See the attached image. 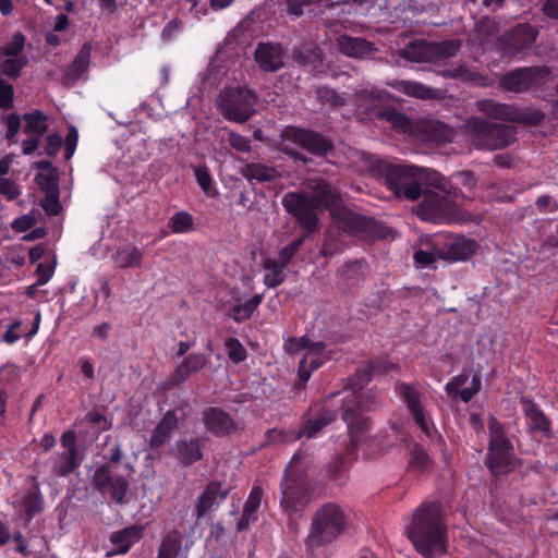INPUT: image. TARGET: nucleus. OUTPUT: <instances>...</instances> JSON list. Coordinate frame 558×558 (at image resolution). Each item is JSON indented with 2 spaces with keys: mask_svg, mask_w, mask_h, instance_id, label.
I'll return each instance as SVG.
<instances>
[{
  "mask_svg": "<svg viewBox=\"0 0 558 558\" xmlns=\"http://www.w3.org/2000/svg\"><path fill=\"white\" fill-rule=\"evenodd\" d=\"M54 272V266L38 264L36 274H37V284L44 286L46 284L52 277Z\"/></svg>",
  "mask_w": 558,
  "mask_h": 558,
  "instance_id": "nucleus-63",
  "label": "nucleus"
},
{
  "mask_svg": "<svg viewBox=\"0 0 558 558\" xmlns=\"http://www.w3.org/2000/svg\"><path fill=\"white\" fill-rule=\"evenodd\" d=\"M257 96L246 87L223 89L218 98V107L222 116L232 122L242 123L254 112Z\"/></svg>",
  "mask_w": 558,
  "mask_h": 558,
  "instance_id": "nucleus-11",
  "label": "nucleus"
},
{
  "mask_svg": "<svg viewBox=\"0 0 558 558\" xmlns=\"http://www.w3.org/2000/svg\"><path fill=\"white\" fill-rule=\"evenodd\" d=\"M242 174L250 181L256 180L258 182L272 181L278 177L275 168L262 163H248L242 169Z\"/></svg>",
  "mask_w": 558,
  "mask_h": 558,
  "instance_id": "nucleus-36",
  "label": "nucleus"
},
{
  "mask_svg": "<svg viewBox=\"0 0 558 558\" xmlns=\"http://www.w3.org/2000/svg\"><path fill=\"white\" fill-rule=\"evenodd\" d=\"M426 131L429 133L427 138L430 141L445 142L452 138V130L440 122L428 123Z\"/></svg>",
  "mask_w": 558,
  "mask_h": 558,
  "instance_id": "nucleus-46",
  "label": "nucleus"
},
{
  "mask_svg": "<svg viewBox=\"0 0 558 558\" xmlns=\"http://www.w3.org/2000/svg\"><path fill=\"white\" fill-rule=\"evenodd\" d=\"M400 366L398 364L392 363L387 357H381L360 368L350 379L351 388L362 389L371 381L374 374H389L391 372H398Z\"/></svg>",
  "mask_w": 558,
  "mask_h": 558,
  "instance_id": "nucleus-20",
  "label": "nucleus"
},
{
  "mask_svg": "<svg viewBox=\"0 0 558 558\" xmlns=\"http://www.w3.org/2000/svg\"><path fill=\"white\" fill-rule=\"evenodd\" d=\"M172 452L183 464L194 463L202 458L198 439H191L190 441L180 440L175 444V448Z\"/></svg>",
  "mask_w": 558,
  "mask_h": 558,
  "instance_id": "nucleus-32",
  "label": "nucleus"
},
{
  "mask_svg": "<svg viewBox=\"0 0 558 558\" xmlns=\"http://www.w3.org/2000/svg\"><path fill=\"white\" fill-rule=\"evenodd\" d=\"M407 535L417 553L435 558L447 551V529L439 502H424L413 513L407 525Z\"/></svg>",
  "mask_w": 558,
  "mask_h": 558,
  "instance_id": "nucleus-2",
  "label": "nucleus"
},
{
  "mask_svg": "<svg viewBox=\"0 0 558 558\" xmlns=\"http://www.w3.org/2000/svg\"><path fill=\"white\" fill-rule=\"evenodd\" d=\"M195 175L205 194L207 196H215L216 190L213 187V179L209 172L204 168H196Z\"/></svg>",
  "mask_w": 558,
  "mask_h": 558,
  "instance_id": "nucleus-52",
  "label": "nucleus"
},
{
  "mask_svg": "<svg viewBox=\"0 0 558 558\" xmlns=\"http://www.w3.org/2000/svg\"><path fill=\"white\" fill-rule=\"evenodd\" d=\"M225 345L229 359L234 363H240L246 359V350L238 339L229 338Z\"/></svg>",
  "mask_w": 558,
  "mask_h": 558,
  "instance_id": "nucleus-50",
  "label": "nucleus"
},
{
  "mask_svg": "<svg viewBox=\"0 0 558 558\" xmlns=\"http://www.w3.org/2000/svg\"><path fill=\"white\" fill-rule=\"evenodd\" d=\"M41 206L45 209V211L50 215L54 216L60 210V203L58 196L53 194H48L43 201Z\"/></svg>",
  "mask_w": 558,
  "mask_h": 558,
  "instance_id": "nucleus-60",
  "label": "nucleus"
},
{
  "mask_svg": "<svg viewBox=\"0 0 558 558\" xmlns=\"http://www.w3.org/2000/svg\"><path fill=\"white\" fill-rule=\"evenodd\" d=\"M387 122L399 132H408L411 129V121L408 117L396 110H388L384 114Z\"/></svg>",
  "mask_w": 558,
  "mask_h": 558,
  "instance_id": "nucleus-47",
  "label": "nucleus"
},
{
  "mask_svg": "<svg viewBox=\"0 0 558 558\" xmlns=\"http://www.w3.org/2000/svg\"><path fill=\"white\" fill-rule=\"evenodd\" d=\"M489 448L486 464L495 475L510 472L515 464L513 446L506 437L501 424L495 418H489Z\"/></svg>",
  "mask_w": 558,
  "mask_h": 558,
  "instance_id": "nucleus-10",
  "label": "nucleus"
},
{
  "mask_svg": "<svg viewBox=\"0 0 558 558\" xmlns=\"http://www.w3.org/2000/svg\"><path fill=\"white\" fill-rule=\"evenodd\" d=\"M13 86L0 77V108L9 109L13 106Z\"/></svg>",
  "mask_w": 558,
  "mask_h": 558,
  "instance_id": "nucleus-54",
  "label": "nucleus"
},
{
  "mask_svg": "<svg viewBox=\"0 0 558 558\" xmlns=\"http://www.w3.org/2000/svg\"><path fill=\"white\" fill-rule=\"evenodd\" d=\"M549 71L545 66L520 68L502 76L501 86L510 92L522 93L547 83Z\"/></svg>",
  "mask_w": 558,
  "mask_h": 558,
  "instance_id": "nucleus-13",
  "label": "nucleus"
},
{
  "mask_svg": "<svg viewBox=\"0 0 558 558\" xmlns=\"http://www.w3.org/2000/svg\"><path fill=\"white\" fill-rule=\"evenodd\" d=\"M231 294L233 303L230 301L229 311L236 323L251 318L263 300V294H256L252 299L241 302L242 299L238 291H232Z\"/></svg>",
  "mask_w": 558,
  "mask_h": 558,
  "instance_id": "nucleus-27",
  "label": "nucleus"
},
{
  "mask_svg": "<svg viewBox=\"0 0 558 558\" xmlns=\"http://www.w3.org/2000/svg\"><path fill=\"white\" fill-rule=\"evenodd\" d=\"M305 149L312 154H323L330 148V143L317 133L288 126L281 132L280 150L294 159L307 162V158L299 150Z\"/></svg>",
  "mask_w": 558,
  "mask_h": 558,
  "instance_id": "nucleus-9",
  "label": "nucleus"
},
{
  "mask_svg": "<svg viewBox=\"0 0 558 558\" xmlns=\"http://www.w3.org/2000/svg\"><path fill=\"white\" fill-rule=\"evenodd\" d=\"M430 463L427 452L418 446H415L411 452L409 468L415 472H424L428 469Z\"/></svg>",
  "mask_w": 558,
  "mask_h": 558,
  "instance_id": "nucleus-45",
  "label": "nucleus"
},
{
  "mask_svg": "<svg viewBox=\"0 0 558 558\" xmlns=\"http://www.w3.org/2000/svg\"><path fill=\"white\" fill-rule=\"evenodd\" d=\"M317 96L323 102H329L332 106H340L344 100L333 89L328 87H320L317 89Z\"/></svg>",
  "mask_w": 558,
  "mask_h": 558,
  "instance_id": "nucleus-57",
  "label": "nucleus"
},
{
  "mask_svg": "<svg viewBox=\"0 0 558 558\" xmlns=\"http://www.w3.org/2000/svg\"><path fill=\"white\" fill-rule=\"evenodd\" d=\"M207 364L203 353H191L174 369L169 377L167 387L172 388L184 383L192 374L201 371Z\"/></svg>",
  "mask_w": 558,
  "mask_h": 558,
  "instance_id": "nucleus-21",
  "label": "nucleus"
},
{
  "mask_svg": "<svg viewBox=\"0 0 558 558\" xmlns=\"http://www.w3.org/2000/svg\"><path fill=\"white\" fill-rule=\"evenodd\" d=\"M433 61L451 58L457 54L461 48V41L458 39L446 40L441 43H430Z\"/></svg>",
  "mask_w": 558,
  "mask_h": 558,
  "instance_id": "nucleus-41",
  "label": "nucleus"
},
{
  "mask_svg": "<svg viewBox=\"0 0 558 558\" xmlns=\"http://www.w3.org/2000/svg\"><path fill=\"white\" fill-rule=\"evenodd\" d=\"M437 252L417 251L414 254V262L423 267H432L436 260Z\"/></svg>",
  "mask_w": 558,
  "mask_h": 558,
  "instance_id": "nucleus-62",
  "label": "nucleus"
},
{
  "mask_svg": "<svg viewBox=\"0 0 558 558\" xmlns=\"http://www.w3.org/2000/svg\"><path fill=\"white\" fill-rule=\"evenodd\" d=\"M175 426L177 416L172 411H168L155 427L150 436L149 446L153 448H159L165 445L169 441L171 433Z\"/></svg>",
  "mask_w": 558,
  "mask_h": 558,
  "instance_id": "nucleus-31",
  "label": "nucleus"
},
{
  "mask_svg": "<svg viewBox=\"0 0 558 558\" xmlns=\"http://www.w3.org/2000/svg\"><path fill=\"white\" fill-rule=\"evenodd\" d=\"M339 50L350 58H367L374 51V45L363 38L342 35L337 39Z\"/></svg>",
  "mask_w": 558,
  "mask_h": 558,
  "instance_id": "nucleus-24",
  "label": "nucleus"
},
{
  "mask_svg": "<svg viewBox=\"0 0 558 558\" xmlns=\"http://www.w3.org/2000/svg\"><path fill=\"white\" fill-rule=\"evenodd\" d=\"M62 145V138L58 134H49L46 137L45 153L48 156H54Z\"/></svg>",
  "mask_w": 558,
  "mask_h": 558,
  "instance_id": "nucleus-61",
  "label": "nucleus"
},
{
  "mask_svg": "<svg viewBox=\"0 0 558 558\" xmlns=\"http://www.w3.org/2000/svg\"><path fill=\"white\" fill-rule=\"evenodd\" d=\"M537 32L529 24H518L505 38L499 39L504 54H514L530 47L536 39Z\"/></svg>",
  "mask_w": 558,
  "mask_h": 558,
  "instance_id": "nucleus-19",
  "label": "nucleus"
},
{
  "mask_svg": "<svg viewBox=\"0 0 558 558\" xmlns=\"http://www.w3.org/2000/svg\"><path fill=\"white\" fill-rule=\"evenodd\" d=\"M113 476L110 474V470L106 465L97 468L94 472L93 483L100 489H106L111 483Z\"/></svg>",
  "mask_w": 558,
  "mask_h": 558,
  "instance_id": "nucleus-55",
  "label": "nucleus"
},
{
  "mask_svg": "<svg viewBox=\"0 0 558 558\" xmlns=\"http://www.w3.org/2000/svg\"><path fill=\"white\" fill-rule=\"evenodd\" d=\"M217 136L221 142L227 141L230 146L238 151L247 153L251 150V142L247 137L236 134L228 129L219 130Z\"/></svg>",
  "mask_w": 558,
  "mask_h": 558,
  "instance_id": "nucleus-42",
  "label": "nucleus"
},
{
  "mask_svg": "<svg viewBox=\"0 0 558 558\" xmlns=\"http://www.w3.org/2000/svg\"><path fill=\"white\" fill-rule=\"evenodd\" d=\"M22 507L29 517L41 511L43 497L40 493L38 490L28 492L23 498Z\"/></svg>",
  "mask_w": 558,
  "mask_h": 558,
  "instance_id": "nucleus-48",
  "label": "nucleus"
},
{
  "mask_svg": "<svg viewBox=\"0 0 558 558\" xmlns=\"http://www.w3.org/2000/svg\"><path fill=\"white\" fill-rule=\"evenodd\" d=\"M90 61V46L84 45L72 62L68 71V76L72 80L80 78L86 71Z\"/></svg>",
  "mask_w": 558,
  "mask_h": 558,
  "instance_id": "nucleus-40",
  "label": "nucleus"
},
{
  "mask_svg": "<svg viewBox=\"0 0 558 558\" xmlns=\"http://www.w3.org/2000/svg\"><path fill=\"white\" fill-rule=\"evenodd\" d=\"M468 380V375L461 374L456 376L446 385L447 393L450 396L459 395L463 402H469L481 389V378L478 376H473L470 384L464 387Z\"/></svg>",
  "mask_w": 558,
  "mask_h": 558,
  "instance_id": "nucleus-25",
  "label": "nucleus"
},
{
  "mask_svg": "<svg viewBox=\"0 0 558 558\" xmlns=\"http://www.w3.org/2000/svg\"><path fill=\"white\" fill-rule=\"evenodd\" d=\"M263 268L265 270L264 275V283L268 288H276L284 281L286 266L279 263L277 259L267 258L263 263Z\"/></svg>",
  "mask_w": 558,
  "mask_h": 558,
  "instance_id": "nucleus-35",
  "label": "nucleus"
},
{
  "mask_svg": "<svg viewBox=\"0 0 558 558\" xmlns=\"http://www.w3.org/2000/svg\"><path fill=\"white\" fill-rule=\"evenodd\" d=\"M23 119L25 121L24 131L26 133L36 134L40 136L48 129L47 116L40 110H35L33 112L25 113Z\"/></svg>",
  "mask_w": 558,
  "mask_h": 558,
  "instance_id": "nucleus-38",
  "label": "nucleus"
},
{
  "mask_svg": "<svg viewBox=\"0 0 558 558\" xmlns=\"http://www.w3.org/2000/svg\"><path fill=\"white\" fill-rule=\"evenodd\" d=\"M480 35H486L485 44L493 41L490 38L499 34L500 29L496 21L493 19H483L478 25Z\"/></svg>",
  "mask_w": 558,
  "mask_h": 558,
  "instance_id": "nucleus-53",
  "label": "nucleus"
},
{
  "mask_svg": "<svg viewBox=\"0 0 558 558\" xmlns=\"http://www.w3.org/2000/svg\"><path fill=\"white\" fill-rule=\"evenodd\" d=\"M311 195L303 192H291L283 196L282 205L292 214L298 222L312 232L318 222L317 213L320 208L330 211L332 222L343 232L359 235L369 229L371 221L339 204V197L324 180L308 183Z\"/></svg>",
  "mask_w": 558,
  "mask_h": 558,
  "instance_id": "nucleus-1",
  "label": "nucleus"
},
{
  "mask_svg": "<svg viewBox=\"0 0 558 558\" xmlns=\"http://www.w3.org/2000/svg\"><path fill=\"white\" fill-rule=\"evenodd\" d=\"M283 347L289 354L303 353L298 369L302 383H306L313 371L330 359L329 352L326 351L322 342H313L306 337L289 338L284 341Z\"/></svg>",
  "mask_w": 558,
  "mask_h": 558,
  "instance_id": "nucleus-12",
  "label": "nucleus"
},
{
  "mask_svg": "<svg viewBox=\"0 0 558 558\" xmlns=\"http://www.w3.org/2000/svg\"><path fill=\"white\" fill-rule=\"evenodd\" d=\"M204 424L208 430L217 436L226 435L233 429V422L230 416L218 409H209L205 412Z\"/></svg>",
  "mask_w": 558,
  "mask_h": 558,
  "instance_id": "nucleus-30",
  "label": "nucleus"
},
{
  "mask_svg": "<svg viewBox=\"0 0 558 558\" xmlns=\"http://www.w3.org/2000/svg\"><path fill=\"white\" fill-rule=\"evenodd\" d=\"M464 132L471 143L478 149H502L514 141L512 126L490 123L480 118L468 120Z\"/></svg>",
  "mask_w": 558,
  "mask_h": 558,
  "instance_id": "nucleus-7",
  "label": "nucleus"
},
{
  "mask_svg": "<svg viewBox=\"0 0 558 558\" xmlns=\"http://www.w3.org/2000/svg\"><path fill=\"white\" fill-rule=\"evenodd\" d=\"M402 57L414 62H432L433 52L430 43L414 40L402 50Z\"/></svg>",
  "mask_w": 558,
  "mask_h": 558,
  "instance_id": "nucleus-34",
  "label": "nucleus"
},
{
  "mask_svg": "<svg viewBox=\"0 0 558 558\" xmlns=\"http://www.w3.org/2000/svg\"><path fill=\"white\" fill-rule=\"evenodd\" d=\"M438 191L423 192L424 198L418 205V216L425 221H432L437 223L450 222L457 219L458 210L463 205L462 196H459L457 192L444 190V181L440 186H437Z\"/></svg>",
  "mask_w": 558,
  "mask_h": 558,
  "instance_id": "nucleus-6",
  "label": "nucleus"
},
{
  "mask_svg": "<svg viewBox=\"0 0 558 558\" xmlns=\"http://www.w3.org/2000/svg\"><path fill=\"white\" fill-rule=\"evenodd\" d=\"M21 128V118L17 113H11L7 119L5 137L12 140L16 136Z\"/></svg>",
  "mask_w": 558,
  "mask_h": 558,
  "instance_id": "nucleus-59",
  "label": "nucleus"
},
{
  "mask_svg": "<svg viewBox=\"0 0 558 558\" xmlns=\"http://www.w3.org/2000/svg\"><path fill=\"white\" fill-rule=\"evenodd\" d=\"M352 389L353 391L344 399L342 414L351 441L350 453L357 451L367 440L368 423L362 413L379 407V400L374 393L366 392L360 396L355 392L356 389Z\"/></svg>",
  "mask_w": 558,
  "mask_h": 558,
  "instance_id": "nucleus-5",
  "label": "nucleus"
},
{
  "mask_svg": "<svg viewBox=\"0 0 558 558\" xmlns=\"http://www.w3.org/2000/svg\"><path fill=\"white\" fill-rule=\"evenodd\" d=\"M521 403L529 422V427L532 430H549L548 420L534 402L527 399H522Z\"/></svg>",
  "mask_w": 558,
  "mask_h": 558,
  "instance_id": "nucleus-33",
  "label": "nucleus"
},
{
  "mask_svg": "<svg viewBox=\"0 0 558 558\" xmlns=\"http://www.w3.org/2000/svg\"><path fill=\"white\" fill-rule=\"evenodd\" d=\"M262 498L263 490L259 487L254 486L244 505L242 518L238 522L239 531L246 530L252 522H255L258 519V509L262 504Z\"/></svg>",
  "mask_w": 558,
  "mask_h": 558,
  "instance_id": "nucleus-29",
  "label": "nucleus"
},
{
  "mask_svg": "<svg viewBox=\"0 0 558 558\" xmlns=\"http://www.w3.org/2000/svg\"><path fill=\"white\" fill-rule=\"evenodd\" d=\"M376 162L381 168L387 186L397 197L416 201L428 186H440L444 181V177L429 168L390 162L377 158Z\"/></svg>",
  "mask_w": 558,
  "mask_h": 558,
  "instance_id": "nucleus-3",
  "label": "nucleus"
},
{
  "mask_svg": "<svg viewBox=\"0 0 558 558\" xmlns=\"http://www.w3.org/2000/svg\"><path fill=\"white\" fill-rule=\"evenodd\" d=\"M0 194L11 201L16 198L21 194V191L17 184L11 179L0 178Z\"/></svg>",
  "mask_w": 558,
  "mask_h": 558,
  "instance_id": "nucleus-56",
  "label": "nucleus"
},
{
  "mask_svg": "<svg viewBox=\"0 0 558 558\" xmlns=\"http://www.w3.org/2000/svg\"><path fill=\"white\" fill-rule=\"evenodd\" d=\"M169 227L174 233H186L193 228V218L186 211L175 213L169 220Z\"/></svg>",
  "mask_w": 558,
  "mask_h": 558,
  "instance_id": "nucleus-44",
  "label": "nucleus"
},
{
  "mask_svg": "<svg viewBox=\"0 0 558 558\" xmlns=\"http://www.w3.org/2000/svg\"><path fill=\"white\" fill-rule=\"evenodd\" d=\"M347 517L332 502L319 507L312 515L304 546L311 558H329L330 545L344 532Z\"/></svg>",
  "mask_w": 558,
  "mask_h": 558,
  "instance_id": "nucleus-4",
  "label": "nucleus"
},
{
  "mask_svg": "<svg viewBox=\"0 0 558 558\" xmlns=\"http://www.w3.org/2000/svg\"><path fill=\"white\" fill-rule=\"evenodd\" d=\"M78 465L75 453L63 452L56 456L52 472L58 476H66Z\"/></svg>",
  "mask_w": 558,
  "mask_h": 558,
  "instance_id": "nucleus-39",
  "label": "nucleus"
},
{
  "mask_svg": "<svg viewBox=\"0 0 558 558\" xmlns=\"http://www.w3.org/2000/svg\"><path fill=\"white\" fill-rule=\"evenodd\" d=\"M36 223V218L33 215H23L14 219L11 223L13 230L17 232H25Z\"/></svg>",
  "mask_w": 558,
  "mask_h": 558,
  "instance_id": "nucleus-58",
  "label": "nucleus"
},
{
  "mask_svg": "<svg viewBox=\"0 0 558 558\" xmlns=\"http://www.w3.org/2000/svg\"><path fill=\"white\" fill-rule=\"evenodd\" d=\"M436 245L439 258L459 262L465 260L475 254L477 245L473 240L462 235L448 234L440 236Z\"/></svg>",
  "mask_w": 558,
  "mask_h": 558,
  "instance_id": "nucleus-18",
  "label": "nucleus"
},
{
  "mask_svg": "<svg viewBox=\"0 0 558 558\" xmlns=\"http://www.w3.org/2000/svg\"><path fill=\"white\" fill-rule=\"evenodd\" d=\"M181 548V536L178 532H170L161 542L158 558H177Z\"/></svg>",
  "mask_w": 558,
  "mask_h": 558,
  "instance_id": "nucleus-43",
  "label": "nucleus"
},
{
  "mask_svg": "<svg viewBox=\"0 0 558 558\" xmlns=\"http://www.w3.org/2000/svg\"><path fill=\"white\" fill-rule=\"evenodd\" d=\"M128 488L129 483L123 476H113L106 489L117 502L121 504L124 500Z\"/></svg>",
  "mask_w": 558,
  "mask_h": 558,
  "instance_id": "nucleus-49",
  "label": "nucleus"
},
{
  "mask_svg": "<svg viewBox=\"0 0 558 558\" xmlns=\"http://www.w3.org/2000/svg\"><path fill=\"white\" fill-rule=\"evenodd\" d=\"M227 495L228 492L221 489L220 484L215 482L209 483L197 500L196 518L201 519L205 514L216 510Z\"/></svg>",
  "mask_w": 558,
  "mask_h": 558,
  "instance_id": "nucleus-23",
  "label": "nucleus"
},
{
  "mask_svg": "<svg viewBox=\"0 0 558 558\" xmlns=\"http://www.w3.org/2000/svg\"><path fill=\"white\" fill-rule=\"evenodd\" d=\"M484 113L500 120H508L524 124H537L544 119V114L534 109H519L510 105L498 104L493 100H483L478 104Z\"/></svg>",
  "mask_w": 558,
  "mask_h": 558,
  "instance_id": "nucleus-15",
  "label": "nucleus"
},
{
  "mask_svg": "<svg viewBox=\"0 0 558 558\" xmlns=\"http://www.w3.org/2000/svg\"><path fill=\"white\" fill-rule=\"evenodd\" d=\"M303 243H304L303 236L295 239L290 244L286 245L284 247H282L279 251L277 260L279 263H281L282 265L287 266L290 263V260L293 258V256L296 254V252L299 251V248L302 246Z\"/></svg>",
  "mask_w": 558,
  "mask_h": 558,
  "instance_id": "nucleus-51",
  "label": "nucleus"
},
{
  "mask_svg": "<svg viewBox=\"0 0 558 558\" xmlns=\"http://www.w3.org/2000/svg\"><path fill=\"white\" fill-rule=\"evenodd\" d=\"M301 454L295 453L286 468L281 481V506L290 511L303 509L310 501V487L301 466Z\"/></svg>",
  "mask_w": 558,
  "mask_h": 558,
  "instance_id": "nucleus-8",
  "label": "nucleus"
},
{
  "mask_svg": "<svg viewBox=\"0 0 558 558\" xmlns=\"http://www.w3.org/2000/svg\"><path fill=\"white\" fill-rule=\"evenodd\" d=\"M536 206L539 210L545 213H553L557 209L556 201L548 195H543L537 198Z\"/></svg>",
  "mask_w": 558,
  "mask_h": 558,
  "instance_id": "nucleus-64",
  "label": "nucleus"
},
{
  "mask_svg": "<svg viewBox=\"0 0 558 558\" xmlns=\"http://www.w3.org/2000/svg\"><path fill=\"white\" fill-rule=\"evenodd\" d=\"M255 60L266 72H274L284 63V52L279 45L262 43L255 50Z\"/></svg>",
  "mask_w": 558,
  "mask_h": 558,
  "instance_id": "nucleus-22",
  "label": "nucleus"
},
{
  "mask_svg": "<svg viewBox=\"0 0 558 558\" xmlns=\"http://www.w3.org/2000/svg\"><path fill=\"white\" fill-rule=\"evenodd\" d=\"M143 257V251L131 243L118 246L114 253L111 255L116 266L121 269L141 267Z\"/></svg>",
  "mask_w": 558,
  "mask_h": 558,
  "instance_id": "nucleus-26",
  "label": "nucleus"
},
{
  "mask_svg": "<svg viewBox=\"0 0 558 558\" xmlns=\"http://www.w3.org/2000/svg\"><path fill=\"white\" fill-rule=\"evenodd\" d=\"M397 88L408 96L421 99H430L436 96L435 89L413 81H401L397 84Z\"/></svg>",
  "mask_w": 558,
  "mask_h": 558,
  "instance_id": "nucleus-37",
  "label": "nucleus"
},
{
  "mask_svg": "<svg viewBox=\"0 0 558 558\" xmlns=\"http://www.w3.org/2000/svg\"><path fill=\"white\" fill-rule=\"evenodd\" d=\"M336 420V413L330 410H324L318 415L310 417L299 430L282 432L272 429L268 433L270 440L293 441L305 436L307 438L316 437L319 432Z\"/></svg>",
  "mask_w": 558,
  "mask_h": 558,
  "instance_id": "nucleus-17",
  "label": "nucleus"
},
{
  "mask_svg": "<svg viewBox=\"0 0 558 558\" xmlns=\"http://www.w3.org/2000/svg\"><path fill=\"white\" fill-rule=\"evenodd\" d=\"M25 41V36L17 32L11 41L0 48V71L4 75L16 78L27 64V57L23 52Z\"/></svg>",
  "mask_w": 558,
  "mask_h": 558,
  "instance_id": "nucleus-16",
  "label": "nucleus"
},
{
  "mask_svg": "<svg viewBox=\"0 0 558 558\" xmlns=\"http://www.w3.org/2000/svg\"><path fill=\"white\" fill-rule=\"evenodd\" d=\"M143 526L132 525L121 531L114 532L110 541L116 546L117 554H125L129 549L137 543L143 536Z\"/></svg>",
  "mask_w": 558,
  "mask_h": 558,
  "instance_id": "nucleus-28",
  "label": "nucleus"
},
{
  "mask_svg": "<svg viewBox=\"0 0 558 558\" xmlns=\"http://www.w3.org/2000/svg\"><path fill=\"white\" fill-rule=\"evenodd\" d=\"M396 392L407 404L409 412L422 432L430 437L434 426L429 413L424 408L421 391L414 385L398 383L396 385Z\"/></svg>",
  "mask_w": 558,
  "mask_h": 558,
  "instance_id": "nucleus-14",
  "label": "nucleus"
}]
</instances>
